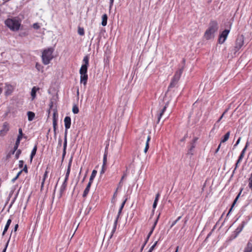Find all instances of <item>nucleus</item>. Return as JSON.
I'll return each mask as SVG.
<instances>
[{
    "mask_svg": "<svg viewBox=\"0 0 252 252\" xmlns=\"http://www.w3.org/2000/svg\"><path fill=\"white\" fill-rule=\"evenodd\" d=\"M78 33L80 35H84V30L83 28L79 27L78 29Z\"/></svg>",
    "mask_w": 252,
    "mask_h": 252,
    "instance_id": "36",
    "label": "nucleus"
},
{
    "mask_svg": "<svg viewBox=\"0 0 252 252\" xmlns=\"http://www.w3.org/2000/svg\"><path fill=\"white\" fill-rule=\"evenodd\" d=\"M220 219L219 220V221H218V222L216 223V225H215V226H214V227L213 229L212 230V231H211V232H210V233H209V234H208V236H207V238L208 237H209V236L211 235V234L212 232L213 231H214V229L215 228V227L218 225V224H219V221H220Z\"/></svg>",
    "mask_w": 252,
    "mask_h": 252,
    "instance_id": "52",
    "label": "nucleus"
},
{
    "mask_svg": "<svg viewBox=\"0 0 252 252\" xmlns=\"http://www.w3.org/2000/svg\"><path fill=\"white\" fill-rule=\"evenodd\" d=\"M158 217H159V216H158V218L157 219V220L155 221L154 224V225H153V226L151 231L149 232L148 235H147V238H146V239H147V240H149V239L151 235L153 233V231H154V229H155V228L156 227V225H157V223L158 222Z\"/></svg>",
    "mask_w": 252,
    "mask_h": 252,
    "instance_id": "19",
    "label": "nucleus"
},
{
    "mask_svg": "<svg viewBox=\"0 0 252 252\" xmlns=\"http://www.w3.org/2000/svg\"><path fill=\"white\" fill-rule=\"evenodd\" d=\"M126 174H124V175L122 176V178H121V181H120V183H119V187H122V181H123V180L126 178Z\"/></svg>",
    "mask_w": 252,
    "mask_h": 252,
    "instance_id": "45",
    "label": "nucleus"
},
{
    "mask_svg": "<svg viewBox=\"0 0 252 252\" xmlns=\"http://www.w3.org/2000/svg\"><path fill=\"white\" fill-rule=\"evenodd\" d=\"M244 154H242L241 153L240 155L239 156V157L238 158V159L237 160V162L236 163L235 165H236V167H237L239 163L242 160V159H243V157H244Z\"/></svg>",
    "mask_w": 252,
    "mask_h": 252,
    "instance_id": "32",
    "label": "nucleus"
},
{
    "mask_svg": "<svg viewBox=\"0 0 252 252\" xmlns=\"http://www.w3.org/2000/svg\"><path fill=\"white\" fill-rule=\"evenodd\" d=\"M160 196V194L159 193H158L156 195V197H155V200H154V202H158V199H159V197Z\"/></svg>",
    "mask_w": 252,
    "mask_h": 252,
    "instance_id": "47",
    "label": "nucleus"
},
{
    "mask_svg": "<svg viewBox=\"0 0 252 252\" xmlns=\"http://www.w3.org/2000/svg\"><path fill=\"white\" fill-rule=\"evenodd\" d=\"M248 145H249V143H248V142H247L246 143L245 147H244V148L243 149L242 151L241 152V154H245V151L247 148Z\"/></svg>",
    "mask_w": 252,
    "mask_h": 252,
    "instance_id": "48",
    "label": "nucleus"
},
{
    "mask_svg": "<svg viewBox=\"0 0 252 252\" xmlns=\"http://www.w3.org/2000/svg\"><path fill=\"white\" fill-rule=\"evenodd\" d=\"M242 191V189H241V190H240V192L239 193V194L237 195V196H236V197L235 198V200H234V202H233V204H232V206H231V208H232V207L234 206V205H235V203H236V202H237V200H238V198L239 197V196H240V194H241V193ZM231 209H232V208H231V209H230V211Z\"/></svg>",
    "mask_w": 252,
    "mask_h": 252,
    "instance_id": "35",
    "label": "nucleus"
},
{
    "mask_svg": "<svg viewBox=\"0 0 252 252\" xmlns=\"http://www.w3.org/2000/svg\"><path fill=\"white\" fill-rule=\"evenodd\" d=\"M244 154H242L241 153L240 155L239 156V157L238 158V159L237 160V162L236 163L235 165H236V167H237L239 163L242 160V159H243V157H244Z\"/></svg>",
    "mask_w": 252,
    "mask_h": 252,
    "instance_id": "31",
    "label": "nucleus"
},
{
    "mask_svg": "<svg viewBox=\"0 0 252 252\" xmlns=\"http://www.w3.org/2000/svg\"><path fill=\"white\" fill-rule=\"evenodd\" d=\"M72 158H71L69 159L68 165V167H67V169L66 173H70V166H71V162H72Z\"/></svg>",
    "mask_w": 252,
    "mask_h": 252,
    "instance_id": "37",
    "label": "nucleus"
},
{
    "mask_svg": "<svg viewBox=\"0 0 252 252\" xmlns=\"http://www.w3.org/2000/svg\"><path fill=\"white\" fill-rule=\"evenodd\" d=\"M24 161L23 160L19 161V166L20 168H22L23 166Z\"/></svg>",
    "mask_w": 252,
    "mask_h": 252,
    "instance_id": "56",
    "label": "nucleus"
},
{
    "mask_svg": "<svg viewBox=\"0 0 252 252\" xmlns=\"http://www.w3.org/2000/svg\"><path fill=\"white\" fill-rule=\"evenodd\" d=\"M190 144H191V146L189 150V152H188V154L192 155H193L192 150L195 147V144L190 143Z\"/></svg>",
    "mask_w": 252,
    "mask_h": 252,
    "instance_id": "27",
    "label": "nucleus"
},
{
    "mask_svg": "<svg viewBox=\"0 0 252 252\" xmlns=\"http://www.w3.org/2000/svg\"><path fill=\"white\" fill-rule=\"evenodd\" d=\"M47 177V174H44L42 179V182H41V189L43 188L44 184L45 182V180Z\"/></svg>",
    "mask_w": 252,
    "mask_h": 252,
    "instance_id": "34",
    "label": "nucleus"
},
{
    "mask_svg": "<svg viewBox=\"0 0 252 252\" xmlns=\"http://www.w3.org/2000/svg\"><path fill=\"white\" fill-rule=\"evenodd\" d=\"M241 140V137H239L238 139L237 140L236 144L234 145V147L236 146L239 143Z\"/></svg>",
    "mask_w": 252,
    "mask_h": 252,
    "instance_id": "62",
    "label": "nucleus"
},
{
    "mask_svg": "<svg viewBox=\"0 0 252 252\" xmlns=\"http://www.w3.org/2000/svg\"><path fill=\"white\" fill-rule=\"evenodd\" d=\"M244 154H242L241 153L240 155L239 156V157L238 158V159L237 160V162L236 163L235 165H236V167H237L239 163L242 160V159H243V157H244Z\"/></svg>",
    "mask_w": 252,
    "mask_h": 252,
    "instance_id": "33",
    "label": "nucleus"
},
{
    "mask_svg": "<svg viewBox=\"0 0 252 252\" xmlns=\"http://www.w3.org/2000/svg\"><path fill=\"white\" fill-rule=\"evenodd\" d=\"M5 25L12 31H17L19 30L21 22L16 17L8 18L4 21Z\"/></svg>",
    "mask_w": 252,
    "mask_h": 252,
    "instance_id": "1",
    "label": "nucleus"
},
{
    "mask_svg": "<svg viewBox=\"0 0 252 252\" xmlns=\"http://www.w3.org/2000/svg\"><path fill=\"white\" fill-rule=\"evenodd\" d=\"M249 187L252 190V174H251V176L249 179Z\"/></svg>",
    "mask_w": 252,
    "mask_h": 252,
    "instance_id": "40",
    "label": "nucleus"
},
{
    "mask_svg": "<svg viewBox=\"0 0 252 252\" xmlns=\"http://www.w3.org/2000/svg\"><path fill=\"white\" fill-rule=\"evenodd\" d=\"M232 22L229 20L225 22L224 24V29L221 32V44L223 43L226 40L228 34H229L231 28Z\"/></svg>",
    "mask_w": 252,
    "mask_h": 252,
    "instance_id": "4",
    "label": "nucleus"
},
{
    "mask_svg": "<svg viewBox=\"0 0 252 252\" xmlns=\"http://www.w3.org/2000/svg\"><path fill=\"white\" fill-rule=\"evenodd\" d=\"M198 138L197 137H194L193 139L192 140L191 143H194L195 144L196 142L197 141Z\"/></svg>",
    "mask_w": 252,
    "mask_h": 252,
    "instance_id": "61",
    "label": "nucleus"
},
{
    "mask_svg": "<svg viewBox=\"0 0 252 252\" xmlns=\"http://www.w3.org/2000/svg\"><path fill=\"white\" fill-rule=\"evenodd\" d=\"M114 0H110V6H109L110 9H111L112 8V6L114 3Z\"/></svg>",
    "mask_w": 252,
    "mask_h": 252,
    "instance_id": "59",
    "label": "nucleus"
},
{
    "mask_svg": "<svg viewBox=\"0 0 252 252\" xmlns=\"http://www.w3.org/2000/svg\"><path fill=\"white\" fill-rule=\"evenodd\" d=\"M95 175H96V174H91V176L90 178V180H89V183H90L91 185H92L93 181L95 177Z\"/></svg>",
    "mask_w": 252,
    "mask_h": 252,
    "instance_id": "42",
    "label": "nucleus"
},
{
    "mask_svg": "<svg viewBox=\"0 0 252 252\" xmlns=\"http://www.w3.org/2000/svg\"><path fill=\"white\" fill-rule=\"evenodd\" d=\"M16 196H15L12 200V201L11 202L9 206V207H8V211H9V209L12 207V206L13 205V203H14L15 200H16Z\"/></svg>",
    "mask_w": 252,
    "mask_h": 252,
    "instance_id": "46",
    "label": "nucleus"
},
{
    "mask_svg": "<svg viewBox=\"0 0 252 252\" xmlns=\"http://www.w3.org/2000/svg\"><path fill=\"white\" fill-rule=\"evenodd\" d=\"M20 141L21 140H19V139H16L15 144L14 146L13 147V151L12 152V154H14V153L16 152V151L17 150V149L18 148V146H19V145L20 144Z\"/></svg>",
    "mask_w": 252,
    "mask_h": 252,
    "instance_id": "26",
    "label": "nucleus"
},
{
    "mask_svg": "<svg viewBox=\"0 0 252 252\" xmlns=\"http://www.w3.org/2000/svg\"><path fill=\"white\" fill-rule=\"evenodd\" d=\"M9 239L8 240V241L7 242L6 245H5V248H4V249L2 251V252H5L6 251V249H7V247L8 246V243H9Z\"/></svg>",
    "mask_w": 252,
    "mask_h": 252,
    "instance_id": "57",
    "label": "nucleus"
},
{
    "mask_svg": "<svg viewBox=\"0 0 252 252\" xmlns=\"http://www.w3.org/2000/svg\"><path fill=\"white\" fill-rule=\"evenodd\" d=\"M9 227V225H8V224H6V225H5V226L4 227V230H3V231L2 232V236L4 235V234H5L6 231H7Z\"/></svg>",
    "mask_w": 252,
    "mask_h": 252,
    "instance_id": "39",
    "label": "nucleus"
},
{
    "mask_svg": "<svg viewBox=\"0 0 252 252\" xmlns=\"http://www.w3.org/2000/svg\"><path fill=\"white\" fill-rule=\"evenodd\" d=\"M36 151H37V145H35L34 147H33V148L31 154V156H30L31 162L32 161L33 158L35 155Z\"/></svg>",
    "mask_w": 252,
    "mask_h": 252,
    "instance_id": "22",
    "label": "nucleus"
},
{
    "mask_svg": "<svg viewBox=\"0 0 252 252\" xmlns=\"http://www.w3.org/2000/svg\"><path fill=\"white\" fill-rule=\"evenodd\" d=\"M218 30V25L216 22L212 21L210 24L209 29L204 34V37L208 40L214 36V33Z\"/></svg>",
    "mask_w": 252,
    "mask_h": 252,
    "instance_id": "3",
    "label": "nucleus"
},
{
    "mask_svg": "<svg viewBox=\"0 0 252 252\" xmlns=\"http://www.w3.org/2000/svg\"><path fill=\"white\" fill-rule=\"evenodd\" d=\"M67 147V138L66 137L64 138V142H63V158L66 154V149Z\"/></svg>",
    "mask_w": 252,
    "mask_h": 252,
    "instance_id": "23",
    "label": "nucleus"
},
{
    "mask_svg": "<svg viewBox=\"0 0 252 252\" xmlns=\"http://www.w3.org/2000/svg\"><path fill=\"white\" fill-rule=\"evenodd\" d=\"M88 67L86 65H82L79 71L80 75L87 74Z\"/></svg>",
    "mask_w": 252,
    "mask_h": 252,
    "instance_id": "18",
    "label": "nucleus"
},
{
    "mask_svg": "<svg viewBox=\"0 0 252 252\" xmlns=\"http://www.w3.org/2000/svg\"><path fill=\"white\" fill-rule=\"evenodd\" d=\"M148 241V240H147V239H146L144 244H143L142 246L141 247V250H140V252H142L145 246L146 245V244H147V242Z\"/></svg>",
    "mask_w": 252,
    "mask_h": 252,
    "instance_id": "49",
    "label": "nucleus"
},
{
    "mask_svg": "<svg viewBox=\"0 0 252 252\" xmlns=\"http://www.w3.org/2000/svg\"><path fill=\"white\" fill-rule=\"evenodd\" d=\"M12 194H13V192H12V191H11V192L9 193V196H8V198H7V201H6V202L5 205H6V204L8 203V202L9 201V199H10V197H11V196H12Z\"/></svg>",
    "mask_w": 252,
    "mask_h": 252,
    "instance_id": "58",
    "label": "nucleus"
},
{
    "mask_svg": "<svg viewBox=\"0 0 252 252\" xmlns=\"http://www.w3.org/2000/svg\"><path fill=\"white\" fill-rule=\"evenodd\" d=\"M22 171H24L26 173L28 172V168L27 165H25L24 168L18 171V173H21Z\"/></svg>",
    "mask_w": 252,
    "mask_h": 252,
    "instance_id": "43",
    "label": "nucleus"
},
{
    "mask_svg": "<svg viewBox=\"0 0 252 252\" xmlns=\"http://www.w3.org/2000/svg\"><path fill=\"white\" fill-rule=\"evenodd\" d=\"M91 186V185L90 184V183H88L86 189H85V190L84 191V192L83 194V197H86L87 196V195L90 191Z\"/></svg>",
    "mask_w": 252,
    "mask_h": 252,
    "instance_id": "20",
    "label": "nucleus"
},
{
    "mask_svg": "<svg viewBox=\"0 0 252 252\" xmlns=\"http://www.w3.org/2000/svg\"><path fill=\"white\" fill-rule=\"evenodd\" d=\"M126 200H127V198H126L125 199V200L122 202V203L120 207V209H123Z\"/></svg>",
    "mask_w": 252,
    "mask_h": 252,
    "instance_id": "50",
    "label": "nucleus"
},
{
    "mask_svg": "<svg viewBox=\"0 0 252 252\" xmlns=\"http://www.w3.org/2000/svg\"><path fill=\"white\" fill-rule=\"evenodd\" d=\"M16 151V154H15V158L16 159H18L19 158V155L21 154V150H20V149H18Z\"/></svg>",
    "mask_w": 252,
    "mask_h": 252,
    "instance_id": "41",
    "label": "nucleus"
},
{
    "mask_svg": "<svg viewBox=\"0 0 252 252\" xmlns=\"http://www.w3.org/2000/svg\"><path fill=\"white\" fill-rule=\"evenodd\" d=\"M245 225V222L242 221L241 224H240L238 227L236 229V230L234 231L233 234L231 236V239H233L235 238L238 234L242 231L244 226Z\"/></svg>",
    "mask_w": 252,
    "mask_h": 252,
    "instance_id": "8",
    "label": "nucleus"
},
{
    "mask_svg": "<svg viewBox=\"0 0 252 252\" xmlns=\"http://www.w3.org/2000/svg\"><path fill=\"white\" fill-rule=\"evenodd\" d=\"M18 131H19V134L18 135L17 139H19V140H21L23 136V133L22 132V128H19Z\"/></svg>",
    "mask_w": 252,
    "mask_h": 252,
    "instance_id": "29",
    "label": "nucleus"
},
{
    "mask_svg": "<svg viewBox=\"0 0 252 252\" xmlns=\"http://www.w3.org/2000/svg\"><path fill=\"white\" fill-rule=\"evenodd\" d=\"M4 89L5 95L8 96L11 94L13 91L14 87L8 83H5Z\"/></svg>",
    "mask_w": 252,
    "mask_h": 252,
    "instance_id": "12",
    "label": "nucleus"
},
{
    "mask_svg": "<svg viewBox=\"0 0 252 252\" xmlns=\"http://www.w3.org/2000/svg\"><path fill=\"white\" fill-rule=\"evenodd\" d=\"M230 136V132L228 131L224 136L223 139L221 140V142H226L229 138Z\"/></svg>",
    "mask_w": 252,
    "mask_h": 252,
    "instance_id": "28",
    "label": "nucleus"
},
{
    "mask_svg": "<svg viewBox=\"0 0 252 252\" xmlns=\"http://www.w3.org/2000/svg\"><path fill=\"white\" fill-rule=\"evenodd\" d=\"M18 226H19L18 224H16L15 225L14 228V229H13V231H14V232H16V231L17 230V229H18Z\"/></svg>",
    "mask_w": 252,
    "mask_h": 252,
    "instance_id": "60",
    "label": "nucleus"
},
{
    "mask_svg": "<svg viewBox=\"0 0 252 252\" xmlns=\"http://www.w3.org/2000/svg\"><path fill=\"white\" fill-rule=\"evenodd\" d=\"M107 15L106 14H104L102 16V22H101V25L103 26H105L107 25Z\"/></svg>",
    "mask_w": 252,
    "mask_h": 252,
    "instance_id": "21",
    "label": "nucleus"
},
{
    "mask_svg": "<svg viewBox=\"0 0 252 252\" xmlns=\"http://www.w3.org/2000/svg\"><path fill=\"white\" fill-rule=\"evenodd\" d=\"M168 102L166 103L165 105L163 107V108L161 109V110L160 111L159 113L158 114V123H159L161 117H162V115L163 114V113L165 111V110L166 109V108H167V107L168 106Z\"/></svg>",
    "mask_w": 252,
    "mask_h": 252,
    "instance_id": "15",
    "label": "nucleus"
},
{
    "mask_svg": "<svg viewBox=\"0 0 252 252\" xmlns=\"http://www.w3.org/2000/svg\"><path fill=\"white\" fill-rule=\"evenodd\" d=\"M69 174H65V177L64 179L63 182V183L60 189V196L59 197H61L63 194L64 193V191L66 189L67 186V181L68 179Z\"/></svg>",
    "mask_w": 252,
    "mask_h": 252,
    "instance_id": "7",
    "label": "nucleus"
},
{
    "mask_svg": "<svg viewBox=\"0 0 252 252\" xmlns=\"http://www.w3.org/2000/svg\"><path fill=\"white\" fill-rule=\"evenodd\" d=\"M33 28L35 29H38L40 28V26L37 23H34L33 25Z\"/></svg>",
    "mask_w": 252,
    "mask_h": 252,
    "instance_id": "53",
    "label": "nucleus"
},
{
    "mask_svg": "<svg viewBox=\"0 0 252 252\" xmlns=\"http://www.w3.org/2000/svg\"><path fill=\"white\" fill-rule=\"evenodd\" d=\"M122 210L123 209H121L120 208L119 209V212H118V215H117V216L116 217V220H115L114 221V223L113 228V229H112V230L111 231V235H110V237H109L110 239L112 237L114 233L116 231L118 221L119 218L120 217V216L121 215V214L122 213Z\"/></svg>",
    "mask_w": 252,
    "mask_h": 252,
    "instance_id": "10",
    "label": "nucleus"
},
{
    "mask_svg": "<svg viewBox=\"0 0 252 252\" xmlns=\"http://www.w3.org/2000/svg\"><path fill=\"white\" fill-rule=\"evenodd\" d=\"M157 204H158L157 202H154V203H153V208L154 209H155L157 207Z\"/></svg>",
    "mask_w": 252,
    "mask_h": 252,
    "instance_id": "63",
    "label": "nucleus"
},
{
    "mask_svg": "<svg viewBox=\"0 0 252 252\" xmlns=\"http://www.w3.org/2000/svg\"><path fill=\"white\" fill-rule=\"evenodd\" d=\"M107 148V147H106ZM107 152H106V149H105V152L103 156V165L101 169V171L100 172V173H103L105 172L104 170V165L106 164L107 162Z\"/></svg>",
    "mask_w": 252,
    "mask_h": 252,
    "instance_id": "17",
    "label": "nucleus"
},
{
    "mask_svg": "<svg viewBox=\"0 0 252 252\" xmlns=\"http://www.w3.org/2000/svg\"><path fill=\"white\" fill-rule=\"evenodd\" d=\"M35 67L38 71H39L41 68V66L40 64H38V63H36L35 65Z\"/></svg>",
    "mask_w": 252,
    "mask_h": 252,
    "instance_id": "54",
    "label": "nucleus"
},
{
    "mask_svg": "<svg viewBox=\"0 0 252 252\" xmlns=\"http://www.w3.org/2000/svg\"><path fill=\"white\" fill-rule=\"evenodd\" d=\"M244 252H252V240H250L245 248Z\"/></svg>",
    "mask_w": 252,
    "mask_h": 252,
    "instance_id": "13",
    "label": "nucleus"
},
{
    "mask_svg": "<svg viewBox=\"0 0 252 252\" xmlns=\"http://www.w3.org/2000/svg\"><path fill=\"white\" fill-rule=\"evenodd\" d=\"M158 241H157L155 244L150 248V249H149V250L148 251H149L150 252H152L153 250L154 249L155 247L156 246V245H157L158 244Z\"/></svg>",
    "mask_w": 252,
    "mask_h": 252,
    "instance_id": "44",
    "label": "nucleus"
},
{
    "mask_svg": "<svg viewBox=\"0 0 252 252\" xmlns=\"http://www.w3.org/2000/svg\"><path fill=\"white\" fill-rule=\"evenodd\" d=\"M11 221L12 220L11 219H8L7 221L6 224H8V225L10 226V225L11 223Z\"/></svg>",
    "mask_w": 252,
    "mask_h": 252,
    "instance_id": "64",
    "label": "nucleus"
},
{
    "mask_svg": "<svg viewBox=\"0 0 252 252\" xmlns=\"http://www.w3.org/2000/svg\"><path fill=\"white\" fill-rule=\"evenodd\" d=\"M88 80V74H84L81 75L80 76V82L81 83H83L84 85H86L87 84Z\"/></svg>",
    "mask_w": 252,
    "mask_h": 252,
    "instance_id": "16",
    "label": "nucleus"
},
{
    "mask_svg": "<svg viewBox=\"0 0 252 252\" xmlns=\"http://www.w3.org/2000/svg\"><path fill=\"white\" fill-rule=\"evenodd\" d=\"M89 58L88 56H86L84 57L83 59V62H84V64L83 65H86V66H88L89 65Z\"/></svg>",
    "mask_w": 252,
    "mask_h": 252,
    "instance_id": "30",
    "label": "nucleus"
},
{
    "mask_svg": "<svg viewBox=\"0 0 252 252\" xmlns=\"http://www.w3.org/2000/svg\"><path fill=\"white\" fill-rule=\"evenodd\" d=\"M55 115H56V114H55V113H54V115H53V128H54V131L55 134H56V126H57V120L55 118Z\"/></svg>",
    "mask_w": 252,
    "mask_h": 252,
    "instance_id": "24",
    "label": "nucleus"
},
{
    "mask_svg": "<svg viewBox=\"0 0 252 252\" xmlns=\"http://www.w3.org/2000/svg\"><path fill=\"white\" fill-rule=\"evenodd\" d=\"M9 124L7 122H4L2 125L1 129L0 130V136H4L9 131Z\"/></svg>",
    "mask_w": 252,
    "mask_h": 252,
    "instance_id": "11",
    "label": "nucleus"
},
{
    "mask_svg": "<svg viewBox=\"0 0 252 252\" xmlns=\"http://www.w3.org/2000/svg\"><path fill=\"white\" fill-rule=\"evenodd\" d=\"M54 49L52 47L45 49L42 53V62L45 65L48 64L53 58Z\"/></svg>",
    "mask_w": 252,
    "mask_h": 252,
    "instance_id": "2",
    "label": "nucleus"
},
{
    "mask_svg": "<svg viewBox=\"0 0 252 252\" xmlns=\"http://www.w3.org/2000/svg\"><path fill=\"white\" fill-rule=\"evenodd\" d=\"M64 126H65V132L64 137L67 138V130L71 126V118L68 116H66L64 119Z\"/></svg>",
    "mask_w": 252,
    "mask_h": 252,
    "instance_id": "9",
    "label": "nucleus"
},
{
    "mask_svg": "<svg viewBox=\"0 0 252 252\" xmlns=\"http://www.w3.org/2000/svg\"><path fill=\"white\" fill-rule=\"evenodd\" d=\"M244 37L241 35L237 38L235 42V50L237 52L243 46L244 44Z\"/></svg>",
    "mask_w": 252,
    "mask_h": 252,
    "instance_id": "6",
    "label": "nucleus"
},
{
    "mask_svg": "<svg viewBox=\"0 0 252 252\" xmlns=\"http://www.w3.org/2000/svg\"><path fill=\"white\" fill-rule=\"evenodd\" d=\"M27 115L28 117V120L30 121H32L35 117L34 113L31 111H29L27 113Z\"/></svg>",
    "mask_w": 252,
    "mask_h": 252,
    "instance_id": "25",
    "label": "nucleus"
},
{
    "mask_svg": "<svg viewBox=\"0 0 252 252\" xmlns=\"http://www.w3.org/2000/svg\"><path fill=\"white\" fill-rule=\"evenodd\" d=\"M39 89H40L39 88L36 87H33L32 88V91H31V93L32 100H33L35 98L36 93L37 91L39 90Z\"/></svg>",
    "mask_w": 252,
    "mask_h": 252,
    "instance_id": "14",
    "label": "nucleus"
},
{
    "mask_svg": "<svg viewBox=\"0 0 252 252\" xmlns=\"http://www.w3.org/2000/svg\"><path fill=\"white\" fill-rule=\"evenodd\" d=\"M20 174H17L16 176L11 180L12 183H14L15 181L19 178Z\"/></svg>",
    "mask_w": 252,
    "mask_h": 252,
    "instance_id": "51",
    "label": "nucleus"
},
{
    "mask_svg": "<svg viewBox=\"0 0 252 252\" xmlns=\"http://www.w3.org/2000/svg\"><path fill=\"white\" fill-rule=\"evenodd\" d=\"M149 148V143H146V146H145V148L144 149V152L145 153H146L148 150Z\"/></svg>",
    "mask_w": 252,
    "mask_h": 252,
    "instance_id": "55",
    "label": "nucleus"
},
{
    "mask_svg": "<svg viewBox=\"0 0 252 252\" xmlns=\"http://www.w3.org/2000/svg\"><path fill=\"white\" fill-rule=\"evenodd\" d=\"M183 69L184 67H182L175 72L168 88V91H170L171 89L174 88L177 86V83L180 80L181 76L183 73Z\"/></svg>",
    "mask_w": 252,
    "mask_h": 252,
    "instance_id": "5",
    "label": "nucleus"
},
{
    "mask_svg": "<svg viewBox=\"0 0 252 252\" xmlns=\"http://www.w3.org/2000/svg\"><path fill=\"white\" fill-rule=\"evenodd\" d=\"M72 112L74 114H77L79 112V109L76 106H74L72 108Z\"/></svg>",
    "mask_w": 252,
    "mask_h": 252,
    "instance_id": "38",
    "label": "nucleus"
}]
</instances>
